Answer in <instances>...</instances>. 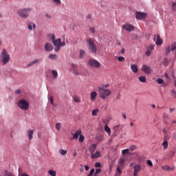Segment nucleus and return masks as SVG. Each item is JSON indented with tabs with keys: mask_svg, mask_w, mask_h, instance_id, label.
I'll use <instances>...</instances> for the list:
<instances>
[{
	"mask_svg": "<svg viewBox=\"0 0 176 176\" xmlns=\"http://www.w3.org/2000/svg\"><path fill=\"white\" fill-rule=\"evenodd\" d=\"M49 36L50 38L51 42L53 43L54 48V52H60V43H61V38L56 39V36L54 34H50Z\"/></svg>",
	"mask_w": 176,
	"mask_h": 176,
	"instance_id": "nucleus-1",
	"label": "nucleus"
},
{
	"mask_svg": "<svg viewBox=\"0 0 176 176\" xmlns=\"http://www.w3.org/2000/svg\"><path fill=\"white\" fill-rule=\"evenodd\" d=\"M9 61H10V55L8 54V52L4 48L2 50V52L0 54V62L2 63L3 65H6Z\"/></svg>",
	"mask_w": 176,
	"mask_h": 176,
	"instance_id": "nucleus-2",
	"label": "nucleus"
},
{
	"mask_svg": "<svg viewBox=\"0 0 176 176\" xmlns=\"http://www.w3.org/2000/svg\"><path fill=\"white\" fill-rule=\"evenodd\" d=\"M17 106L22 109V111H28V109H30V103L25 99L19 100L17 102Z\"/></svg>",
	"mask_w": 176,
	"mask_h": 176,
	"instance_id": "nucleus-3",
	"label": "nucleus"
},
{
	"mask_svg": "<svg viewBox=\"0 0 176 176\" xmlns=\"http://www.w3.org/2000/svg\"><path fill=\"white\" fill-rule=\"evenodd\" d=\"M32 12V8H23L20 9L18 11V14L20 17L22 19H28V16H30V13Z\"/></svg>",
	"mask_w": 176,
	"mask_h": 176,
	"instance_id": "nucleus-4",
	"label": "nucleus"
},
{
	"mask_svg": "<svg viewBox=\"0 0 176 176\" xmlns=\"http://www.w3.org/2000/svg\"><path fill=\"white\" fill-rule=\"evenodd\" d=\"M98 91H100V97L102 98V100H105L107 97H109L111 96V90L107 89L104 87H100L98 88Z\"/></svg>",
	"mask_w": 176,
	"mask_h": 176,
	"instance_id": "nucleus-5",
	"label": "nucleus"
},
{
	"mask_svg": "<svg viewBox=\"0 0 176 176\" xmlns=\"http://www.w3.org/2000/svg\"><path fill=\"white\" fill-rule=\"evenodd\" d=\"M89 45V50L93 54H97V45L94 43V40L89 38L87 41Z\"/></svg>",
	"mask_w": 176,
	"mask_h": 176,
	"instance_id": "nucleus-6",
	"label": "nucleus"
},
{
	"mask_svg": "<svg viewBox=\"0 0 176 176\" xmlns=\"http://www.w3.org/2000/svg\"><path fill=\"white\" fill-rule=\"evenodd\" d=\"M88 65L92 68H100L101 67V63L96 59H89L88 60Z\"/></svg>",
	"mask_w": 176,
	"mask_h": 176,
	"instance_id": "nucleus-7",
	"label": "nucleus"
},
{
	"mask_svg": "<svg viewBox=\"0 0 176 176\" xmlns=\"http://www.w3.org/2000/svg\"><path fill=\"white\" fill-rule=\"evenodd\" d=\"M141 69L142 72L146 74V75H151L152 72V69L151 68V66H148L146 65H143L141 67Z\"/></svg>",
	"mask_w": 176,
	"mask_h": 176,
	"instance_id": "nucleus-8",
	"label": "nucleus"
},
{
	"mask_svg": "<svg viewBox=\"0 0 176 176\" xmlns=\"http://www.w3.org/2000/svg\"><path fill=\"white\" fill-rule=\"evenodd\" d=\"M135 17L138 20H145V19H146V13L137 12L135 13Z\"/></svg>",
	"mask_w": 176,
	"mask_h": 176,
	"instance_id": "nucleus-9",
	"label": "nucleus"
},
{
	"mask_svg": "<svg viewBox=\"0 0 176 176\" xmlns=\"http://www.w3.org/2000/svg\"><path fill=\"white\" fill-rule=\"evenodd\" d=\"M123 28L124 30H125V31H128V32H131L132 31H134L135 30V27L130 24V23H126L124 25H123Z\"/></svg>",
	"mask_w": 176,
	"mask_h": 176,
	"instance_id": "nucleus-10",
	"label": "nucleus"
},
{
	"mask_svg": "<svg viewBox=\"0 0 176 176\" xmlns=\"http://www.w3.org/2000/svg\"><path fill=\"white\" fill-rule=\"evenodd\" d=\"M154 42H155L157 46H161L163 44V40L160 38V35L157 34V36H154L153 38Z\"/></svg>",
	"mask_w": 176,
	"mask_h": 176,
	"instance_id": "nucleus-11",
	"label": "nucleus"
},
{
	"mask_svg": "<svg viewBox=\"0 0 176 176\" xmlns=\"http://www.w3.org/2000/svg\"><path fill=\"white\" fill-rule=\"evenodd\" d=\"M71 71L73 72L75 76H78L79 72L78 71V66L75 64L72 65Z\"/></svg>",
	"mask_w": 176,
	"mask_h": 176,
	"instance_id": "nucleus-12",
	"label": "nucleus"
},
{
	"mask_svg": "<svg viewBox=\"0 0 176 176\" xmlns=\"http://www.w3.org/2000/svg\"><path fill=\"white\" fill-rule=\"evenodd\" d=\"M81 134L82 131L80 129L76 131L75 133H72V135H73L72 140H78Z\"/></svg>",
	"mask_w": 176,
	"mask_h": 176,
	"instance_id": "nucleus-13",
	"label": "nucleus"
},
{
	"mask_svg": "<svg viewBox=\"0 0 176 176\" xmlns=\"http://www.w3.org/2000/svg\"><path fill=\"white\" fill-rule=\"evenodd\" d=\"M44 49L45 52H52V50H53V45L49 43H46Z\"/></svg>",
	"mask_w": 176,
	"mask_h": 176,
	"instance_id": "nucleus-14",
	"label": "nucleus"
},
{
	"mask_svg": "<svg viewBox=\"0 0 176 176\" xmlns=\"http://www.w3.org/2000/svg\"><path fill=\"white\" fill-rule=\"evenodd\" d=\"M155 49V46L153 45H151L148 47L147 50L146 52V56H151L152 54V50Z\"/></svg>",
	"mask_w": 176,
	"mask_h": 176,
	"instance_id": "nucleus-15",
	"label": "nucleus"
},
{
	"mask_svg": "<svg viewBox=\"0 0 176 176\" xmlns=\"http://www.w3.org/2000/svg\"><path fill=\"white\" fill-rule=\"evenodd\" d=\"M28 28L30 31H32V29L35 30L36 28V25L32 22H30L28 23Z\"/></svg>",
	"mask_w": 176,
	"mask_h": 176,
	"instance_id": "nucleus-16",
	"label": "nucleus"
},
{
	"mask_svg": "<svg viewBox=\"0 0 176 176\" xmlns=\"http://www.w3.org/2000/svg\"><path fill=\"white\" fill-rule=\"evenodd\" d=\"M101 156V154L99 151H96L94 154V153H92L91 154V159H98V157H100Z\"/></svg>",
	"mask_w": 176,
	"mask_h": 176,
	"instance_id": "nucleus-17",
	"label": "nucleus"
},
{
	"mask_svg": "<svg viewBox=\"0 0 176 176\" xmlns=\"http://www.w3.org/2000/svg\"><path fill=\"white\" fill-rule=\"evenodd\" d=\"M96 148H97V144H94L90 146V147L89 148V151L91 155H92V153H94V151H96Z\"/></svg>",
	"mask_w": 176,
	"mask_h": 176,
	"instance_id": "nucleus-18",
	"label": "nucleus"
},
{
	"mask_svg": "<svg viewBox=\"0 0 176 176\" xmlns=\"http://www.w3.org/2000/svg\"><path fill=\"white\" fill-rule=\"evenodd\" d=\"M125 162H126V158L121 157L118 162V166L120 167H124Z\"/></svg>",
	"mask_w": 176,
	"mask_h": 176,
	"instance_id": "nucleus-19",
	"label": "nucleus"
},
{
	"mask_svg": "<svg viewBox=\"0 0 176 176\" xmlns=\"http://www.w3.org/2000/svg\"><path fill=\"white\" fill-rule=\"evenodd\" d=\"M131 69L132 72L137 74L138 72V66H137V65H131Z\"/></svg>",
	"mask_w": 176,
	"mask_h": 176,
	"instance_id": "nucleus-20",
	"label": "nucleus"
},
{
	"mask_svg": "<svg viewBox=\"0 0 176 176\" xmlns=\"http://www.w3.org/2000/svg\"><path fill=\"white\" fill-rule=\"evenodd\" d=\"M97 97V92L96 91H92L90 94V98L91 101H96V98Z\"/></svg>",
	"mask_w": 176,
	"mask_h": 176,
	"instance_id": "nucleus-21",
	"label": "nucleus"
},
{
	"mask_svg": "<svg viewBox=\"0 0 176 176\" xmlns=\"http://www.w3.org/2000/svg\"><path fill=\"white\" fill-rule=\"evenodd\" d=\"M134 171L136 173H140L141 171V164H137L133 166Z\"/></svg>",
	"mask_w": 176,
	"mask_h": 176,
	"instance_id": "nucleus-22",
	"label": "nucleus"
},
{
	"mask_svg": "<svg viewBox=\"0 0 176 176\" xmlns=\"http://www.w3.org/2000/svg\"><path fill=\"white\" fill-rule=\"evenodd\" d=\"M162 146H163L165 151L166 149H167V148H168V141H167V139H165V140L162 144Z\"/></svg>",
	"mask_w": 176,
	"mask_h": 176,
	"instance_id": "nucleus-23",
	"label": "nucleus"
},
{
	"mask_svg": "<svg viewBox=\"0 0 176 176\" xmlns=\"http://www.w3.org/2000/svg\"><path fill=\"white\" fill-rule=\"evenodd\" d=\"M40 60L39 59H35L34 60L29 63L28 64V67H32V65H34V64H38V63H39Z\"/></svg>",
	"mask_w": 176,
	"mask_h": 176,
	"instance_id": "nucleus-24",
	"label": "nucleus"
},
{
	"mask_svg": "<svg viewBox=\"0 0 176 176\" xmlns=\"http://www.w3.org/2000/svg\"><path fill=\"white\" fill-rule=\"evenodd\" d=\"M33 135H34V130H30L28 131V136L29 140H32Z\"/></svg>",
	"mask_w": 176,
	"mask_h": 176,
	"instance_id": "nucleus-25",
	"label": "nucleus"
},
{
	"mask_svg": "<svg viewBox=\"0 0 176 176\" xmlns=\"http://www.w3.org/2000/svg\"><path fill=\"white\" fill-rule=\"evenodd\" d=\"M52 75L54 79H57V76H58V73L56 70H52Z\"/></svg>",
	"mask_w": 176,
	"mask_h": 176,
	"instance_id": "nucleus-26",
	"label": "nucleus"
},
{
	"mask_svg": "<svg viewBox=\"0 0 176 176\" xmlns=\"http://www.w3.org/2000/svg\"><path fill=\"white\" fill-rule=\"evenodd\" d=\"M162 170L164 171H170V170H173L168 165L162 166Z\"/></svg>",
	"mask_w": 176,
	"mask_h": 176,
	"instance_id": "nucleus-27",
	"label": "nucleus"
},
{
	"mask_svg": "<svg viewBox=\"0 0 176 176\" xmlns=\"http://www.w3.org/2000/svg\"><path fill=\"white\" fill-rule=\"evenodd\" d=\"M73 98H74V101L75 102H77V104L80 103V97L74 96L73 97Z\"/></svg>",
	"mask_w": 176,
	"mask_h": 176,
	"instance_id": "nucleus-28",
	"label": "nucleus"
},
{
	"mask_svg": "<svg viewBox=\"0 0 176 176\" xmlns=\"http://www.w3.org/2000/svg\"><path fill=\"white\" fill-rule=\"evenodd\" d=\"M113 130L116 131V133H119V131L122 130V127L120 126V125H117L113 127Z\"/></svg>",
	"mask_w": 176,
	"mask_h": 176,
	"instance_id": "nucleus-29",
	"label": "nucleus"
},
{
	"mask_svg": "<svg viewBox=\"0 0 176 176\" xmlns=\"http://www.w3.org/2000/svg\"><path fill=\"white\" fill-rule=\"evenodd\" d=\"M165 55L166 56H168V54H170V52H171V47L168 46L166 49H165Z\"/></svg>",
	"mask_w": 176,
	"mask_h": 176,
	"instance_id": "nucleus-30",
	"label": "nucleus"
},
{
	"mask_svg": "<svg viewBox=\"0 0 176 176\" xmlns=\"http://www.w3.org/2000/svg\"><path fill=\"white\" fill-rule=\"evenodd\" d=\"M48 174H50V175L51 176H57V172L53 170H50L48 171Z\"/></svg>",
	"mask_w": 176,
	"mask_h": 176,
	"instance_id": "nucleus-31",
	"label": "nucleus"
},
{
	"mask_svg": "<svg viewBox=\"0 0 176 176\" xmlns=\"http://www.w3.org/2000/svg\"><path fill=\"white\" fill-rule=\"evenodd\" d=\"M85 54H86V52L83 50H80V58H85Z\"/></svg>",
	"mask_w": 176,
	"mask_h": 176,
	"instance_id": "nucleus-32",
	"label": "nucleus"
},
{
	"mask_svg": "<svg viewBox=\"0 0 176 176\" xmlns=\"http://www.w3.org/2000/svg\"><path fill=\"white\" fill-rule=\"evenodd\" d=\"M139 80L142 82V83H145L146 82V78L144 76L139 77Z\"/></svg>",
	"mask_w": 176,
	"mask_h": 176,
	"instance_id": "nucleus-33",
	"label": "nucleus"
},
{
	"mask_svg": "<svg viewBox=\"0 0 176 176\" xmlns=\"http://www.w3.org/2000/svg\"><path fill=\"white\" fill-rule=\"evenodd\" d=\"M4 175L5 176H14V175H13V173H12L11 172H9L8 170H4Z\"/></svg>",
	"mask_w": 176,
	"mask_h": 176,
	"instance_id": "nucleus-34",
	"label": "nucleus"
},
{
	"mask_svg": "<svg viewBox=\"0 0 176 176\" xmlns=\"http://www.w3.org/2000/svg\"><path fill=\"white\" fill-rule=\"evenodd\" d=\"M50 102L54 107H57V104H54V98H53V96L50 97Z\"/></svg>",
	"mask_w": 176,
	"mask_h": 176,
	"instance_id": "nucleus-35",
	"label": "nucleus"
},
{
	"mask_svg": "<svg viewBox=\"0 0 176 176\" xmlns=\"http://www.w3.org/2000/svg\"><path fill=\"white\" fill-rule=\"evenodd\" d=\"M59 153H60V155H62V156H65V154H66V153H68V151H67V150L60 149V150L59 151Z\"/></svg>",
	"mask_w": 176,
	"mask_h": 176,
	"instance_id": "nucleus-36",
	"label": "nucleus"
},
{
	"mask_svg": "<svg viewBox=\"0 0 176 176\" xmlns=\"http://www.w3.org/2000/svg\"><path fill=\"white\" fill-rule=\"evenodd\" d=\"M49 58L50 60H57V56L56 54H51L49 55Z\"/></svg>",
	"mask_w": 176,
	"mask_h": 176,
	"instance_id": "nucleus-37",
	"label": "nucleus"
},
{
	"mask_svg": "<svg viewBox=\"0 0 176 176\" xmlns=\"http://www.w3.org/2000/svg\"><path fill=\"white\" fill-rule=\"evenodd\" d=\"M55 128L58 131H60V130H61V123L60 122L56 123L55 125Z\"/></svg>",
	"mask_w": 176,
	"mask_h": 176,
	"instance_id": "nucleus-38",
	"label": "nucleus"
},
{
	"mask_svg": "<svg viewBox=\"0 0 176 176\" xmlns=\"http://www.w3.org/2000/svg\"><path fill=\"white\" fill-rule=\"evenodd\" d=\"M104 131H106V133H108V134H111V128H109V126H108V125H105L104 126Z\"/></svg>",
	"mask_w": 176,
	"mask_h": 176,
	"instance_id": "nucleus-39",
	"label": "nucleus"
},
{
	"mask_svg": "<svg viewBox=\"0 0 176 176\" xmlns=\"http://www.w3.org/2000/svg\"><path fill=\"white\" fill-rule=\"evenodd\" d=\"M129 149H128V148H126V149H124V150H122V154L123 155H129V154H130L129 152Z\"/></svg>",
	"mask_w": 176,
	"mask_h": 176,
	"instance_id": "nucleus-40",
	"label": "nucleus"
},
{
	"mask_svg": "<svg viewBox=\"0 0 176 176\" xmlns=\"http://www.w3.org/2000/svg\"><path fill=\"white\" fill-rule=\"evenodd\" d=\"M162 133L164 134V140H168V137L167 136V131H166V129H163Z\"/></svg>",
	"mask_w": 176,
	"mask_h": 176,
	"instance_id": "nucleus-41",
	"label": "nucleus"
},
{
	"mask_svg": "<svg viewBox=\"0 0 176 176\" xmlns=\"http://www.w3.org/2000/svg\"><path fill=\"white\" fill-rule=\"evenodd\" d=\"M78 141L79 142H83V141H85V136L82 135V133L79 136Z\"/></svg>",
	"mask_w": 176,
	"mask_h": 176,
	"instance_id": "nucleus-42",
	"label": "nucleus"
},
{
	"mask_svg": "<svg viewBox=\"0 0 176 176\" xmlns=\"http://www.w3.org/2000/svg\"><path fill=\"white\" fill-rule=\"evenodd\" d=\"M99 111H100V110H98V109L93 110L92 111V116H97V114L98 113Z\"/></svg>",
	"mask_w": 176,
	"mask_h": 176,
	"instance_id": "nucleus-43",
	"label": "nucleus"
},
{
	"mask_svg": "<svg viewBox=\"0 0 176 176\" xmlns=\"http://www.w3.org/2000/svg\"><path fill=\"white\" fill-rule=\"evenodd\" d=\"M170 47H171L172 52H174V50H176V42L172 43Z\"/></svg>",
	"mask_w": 176,
	"mask_h": 176,
	"instance_id": "nucleus-44",
	"label": "nucleus"
},
{
	"mask_svg": "<svg viewBox=\"0 0 176 176\" xmlns=\"http://www.w3.org/2000/svg\"><path fill=\"white\" fill-rule=\"evenodd\" d=\"M171 8L173 12H176V1L172 3Z\"/></svg>",
	"mask_w": 176,
	"mask_h": 176,
	"instance_id": "nucleus-45",
	"label": "nucleus"
},
{
	"mask_svg": "<svg viewBox=\"0 0 176 176\" xmlns=\"http://www.w3.org/2000/svg\"><path fill=\"white\" fill-rule=\"evenodd\" d=\"M156 82L159 83V85H163V82H164L163 79L162 78H157L156 79Z\"/></svg>",
	"mask_w": 176,
	"mask_h": 176,
	"instance_id": "nucleus-46",
	"label": "nucleus"
},
{
	"mask_svg": "<svg viewBox=\"0 0 176 176\" xmlns=\"http://www.w3.org/2000/svg\"><path fill=\"white\" fill-rule=\"evenodd\" d=\"M135 149H137V146L135 145H131L129 148V150L131 151V152L135 151Z\"/></svg>",
	"mask_w": 176,
	"mask_h": 176,
	"instance_id": "nucleus-47",
	"label": "nucleus"
},
{
	"mask_svg": "<svg viewBox=\"0 0 176 176\" xmlns=\"http://www.w3.org/2000/svg\"><path fill=\"white\" fill-rule=\"evenodd\" d=\"M146 164H148V166H149V167H153V163L151 160H147Z\"/></svg>",
	"mask_w": 176,
	"mask_h": 176,
	"instance_id": "nucleus-48",
	"label": "nucleus"
},
{
	"mask_svg": "<svg viewBox=\"0 0 176 176\" xmlns=\"http://www.w3.org/2000/svg\"><path fill=\"white\" fill-rule=\"evenodd\" d=\"M89 31L91 34H95L96 33V28L94 27H90Z\"/></svg>",
	"mask_w": 176,
	"mask_h": 176,
	"instance_id": "nucleus-49",
	"label": "nucleus"
},
{
	"mask_svg": "<svg viewBox=\"0 0 176 176\" xmlns=\"http://www.w3.org/2000/svg\"><path fill=\"white\" fill-rule=\"evenodd\" d=\"M118 61H120V63H122V62L124 61L125 58L124 56H119L118 58Z\"/></svg>",
	"mask_w": 176,
	"mask_h": 176,
	"instance_id": "nucleus-50",
	"label": "nucleus"
},
{
	"mask_svg": "<svg viewBox=\"0 0 176 176\" xmlns=\"http://www.w3.org/2000/svg\"><path fill=\"white\" fill-rule=\"evenodd\" d=\"M54 3L56 5H60L61 3V0H52Z\"/></svg>",
	"mask_w": 176,
	"mask_h": 176,
	"instance_id": "nucleus-51",
	"label": "nucleus"
},
{
	"mask_svg": "<svg viewBox=\"0 0 176 176\" xmlns=\"http://www.w3.org/2000/svg\"><path fill=\"white\" fill-rule=\"evenodd\" d=\"M122 168H123V167L118 166L117 171H118V173H119V174H122Z\"/></svg>",
	"mask_w": 176,
	"mask_h": 176,
	"instance_id": "nucleus-52",
	"label": "nucleus"
},
{
	"mask_svg": "<svg viewBox=\"0 0 176 176\" xmlns=\"http://www.w3.org/2000/svg\"><path fill=\"white\" fill-rule=\"evenodd\" d=\"M171 94H172L173 97H174V98H176V91H175L173 90L171 91Z\"/></svg>",
	"mask_w": 176,
	"mask_h": 176,
	"instance_id": "nucleus-53",
	"label": "nucleus"
},
{
	"mask_svg": "<svg viewBox=\"0 0 176 176\" xmlns=\"http://www.w3.org/2000/svg\"><path fill=\"white\" fill-rule=\"evenodd\" d=\"M95 167H101V163L100 162H96L95 164Z\"/></svg>",
	"mask_w": 176,
	"mask_h": 176,
	"instance_id": "nucleus-54",
	"label": "nucleus"
},
{
	"mask_svg": "<svg viewBox=\"0 0 176 176\" xmlns=\"http://www.w3.org/2000/svg\"><path fill=\"white\" fill-rule=\"evenodd\" d=\"M97 141H98L99 142H101V141H102V136L98 137Z\"/></svg>",
	"mask_w": 176,
	"mask_h": 176,
	"instance_id": "nucleus-55",
	"label": "nucleus"
},
{
	"mask_svg": "<svg viewBox=\"0 0 176 176\" xmlns=\"http://www.w3.org/2000/svg\"><path fill=\"white\" fill-rule=\"evenodd\" d=\"M21 93V89H16L15 91V94H20Z\"/></svg>",
	"mask_w": 176,
	"mask_h": 176,
	"instance_id": "nucleus-56",
	"label": "nucleus"
},
{
	"mask_svg": "<svg viewBox=\"0 0 176 176\" xmlns=\"http://www.w3.org/2000/svg\"><path fill=\"white\" fill-rule=\"evenodd\" d=\"M65 41H63V42H61L60 41V47H63V46H65Z\"/></svg>",
	"mask_w": 176,
	"mask_h": 176,
	"instance_id": "nucleus-57",
	"label": "nucleus"
},
{
	"mask_svg": "<svg viewBox=\"0 0 176 176\" xmlns=\"http://www.w3.org/2000/svg\"><path fill=\"white\" fill-rule=\"evenodd\" d=\"M85 168L86 171H89V169L90 168V167H89V166L86 165L85 166Z\"/></svg>",
	"mask_w": 176,
	"mask_h": 176,
	"instance_id": "nucleus-58",
	"label": "nucleus"
},
{
	"mask_svg": "<svg viewBox=\"0 0 176 176\" xmlns=\"http://www.w3.org/2000/svg\"><path fill=\"white\" fill-rule=\"evenodd\" d=\"M109 87V85L105 84L103 87H103V89H107V87Z\"/></svg>",
	"mask_w": 176,
	"mask_h": 176,
	"instance_id": "nucleus-59",
	"label": "nucleus"
},
{
	"mask_svg": "<svg viewBox=\"0 0 176 176\" xmlns=\"http://www.w3.org/2000/svg\"><path fill=\"white\" fill-rule=\"evenodd\" d=\"M122 117L124 118V119H127V117L126 116V113H122Z\"/></svg>",
	"mask_w": 176,
	"mask_h": 176,
	"instance_id": "nucleus-60",
	"label": "nucleus"
},
{
	"mask_svg": "<svg viewBox=\"0 0 176 176\" xmlns=\"http://www.w3.org/2000/svg\"><path fill=\"white\" fill-rule=\"evenodd\" d=\"M124 52H125L124 48H122V49L121 50V53H122V54H124Z\"/></svg>",
	"mask_w": 176,
	"mask_h": 176,
	"instance_id": "nucleus-61",
	"label": "nucleus"
},
{
	"mask_svg": "<svg viewBox=\"0 0 176 176\" xmlns=\"http://www.w3.org/2000/svg\"><path fill=\"white\" fill-rule=\"evenodd\" d=\"M137 175H138V172L134 171L133 176H137Z\"/></svg>",
	"mask_w": 176,
	"mask_h": 176,
	"instance_id": "nucleus-62",
	"label": "nucleus"
},
{
	"mask_svg": "<svg viewBox=\"0 0 176 176\" xmlns=\"http://www.w3.org/2000/svg\"><path fill=\"white\" fill-rule=\"evenodd\" d=\"M173 111H175V108H170V112L172 113Z\"/></svg>",
	"mask_w": 176,
	"mask_h": 176,
	"instance_id": "nucleus-63",
	"label": "nucleus"
},
{
	"mask_svg": "<svg viewBox=\"0 0 176 176\" xmlns=\"http://www.w3.org/2000/svg\"><path fill=\"white\" fill-rule=\"evenodd\" d=\"M175 123H176V120H173L172 121V124H175Z\"/></svg>",
	"mask_w": 176,
	"mask_h": 176,
	"instance_id": "nucleus-64",
	"label": "nucleus"
}]
</instances>
